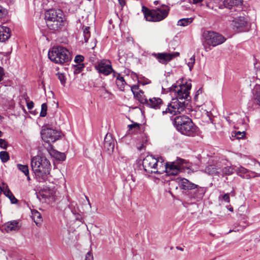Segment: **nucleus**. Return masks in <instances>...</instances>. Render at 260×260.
Returning a JSON list of instances; mask_svg holds the SVG:
<instances>
[{
	"label": "nucleus",
	"mask_w": 260,
	"mask_h": 260,
	"mask_svg": "<svg viewBox=\"0 0 260 260\" xmlns=\"http://www.w3.org/2000/svg\"><path fill=\"white\" fill-rule=\"evenodd\" d=\"M191 88V85L190 83H186L178 86L173 85L171 88V91L174 92L176 98L173 99L171 103L168 104L165 110L162 111V115L170 114L172 116L186 111L188 104V101Z\"/></svg>",
	"instance_id": "obj_1"
},
{
	"label": "nucleus",
	"mask_w": 260,
	"mask_h": 260,
	"mask_svg": "<svg viewBox=\"0 0 260 260\" xmlns=\"http://www.w3.org/2000/svg\"><path fill=\"white\" fill-rule=\"evenodd\" d=\"M31 170L39 182H44L48 177L51 164L45 156H36L31 159Z\"/></svg>",
	"instance_id": "obj_2"
},
{
	"label": "nucleus",
	"mask_w": 260,
	"mask_h": 260,
	"mask_svg": "<svg viewBox=\"0 0 260 260\" xmlns=\"http://www.w3.org/2000/svg\"><path fill=\"white\" fill-rule=\"evenodd\" d=\"M45 19L47 27L51 30L59 31L66 24L65 16L60 9H49L45 13Z\"/></svg>",
	"instance_id": "obj_3"
},
{
	"label": "nucleus",
	"mask_w": 260,
	"mask_h": 260,
	"mask_svg": "<svg viewBox=\"0 0 260 260\" xmlns=\"http://www.w3.org/2000/svg\"><path fill=\"white\" fill-rule=\"evenodd\" d=\"M173 123L177 130L182 135L193 137L198 133V127L187 116H176L174 118Z\"/></svg>",
	"instance_id": "obj_4"
},
{
	"label": "nucleus",
	"mask_w": 260,
	"mask_h": 260,
	"mask_svg": "<svg viewBox=\"0 0 260 260\" xmlns=\"http://www.w3.org/2000/svg\"><path fill=\"white\" fill-rule=\"evenodd\" d=\"M170 10V7L166 5H162L161 7L152 10L145 6L142 8L146 20L151 22H159L164 20L168 16Z\"/></svg>",
	"instance_id": "obj_5"
},
{
	"label": "nucleus",
	"mask_w": 260,
	"mask_h": 260,
	"mask_svg": "<svg viewBox=\"0 0 260 260\" xmlns=\"http://www.w3.org/2000/svg\"><path fill=\"white\" fill-rule=\"evenodd\" d=\"M48 55L49 59L56 63L62 64L70 60V52L62 46L53 47Z\"/></svg>",
	"instance_id": "obj_6"
},
{
	"label": "nucleus",
	"mask_w": 260,
	"mask_h": 260,
	"mask_svg": "<svg viewBox=\"0 0 260 260\" xmlns=\"http://www.w3.org/2000/svg\"><path fill=\"white\" fill-rule=\"evenodd\" d=\"M143 167L145 172L148 173L161 174V171L158 167L162 165V162L159 161L152 155H147L143 160Z\"/></svg>",
	"instance_id": "obj_7"
},
{
	"label": "nucleus",
	"mask_w": 260,
	"mask_h": 260,
	"mask_svg": "<svg viewBox=\"0 0 260 260\" xmlns=\"http://www.w3.org/2000/svg\"><path fill=\"white\" fill-rule=\"evenodd\" d=\"M179 183L180 187L183 189L193 190L196 189V192L192 197L197 200H201L203 197L205 189L203 187H199L198 185L190 182L185 178H177Z\"/></svg>",
	"instance_id": "obj_8"
},
{
	"label": "nucleus",
	"mask_w": 260,
	"mask_h": 260,
	"mask_svg": "<svg viewBox=\"0 0 260 260\" xmlns=\"http://www.w3.org/2000/svg\"><path fill=\"white\" fill-rule=\"evenodd\" d=\"M203 38L205 42L208 45L213 47L220 45L224 43L226 39L217 32L214 31H206L203 33Z\"/></svg>",
	"instance_id": "obj_9"
},
{
	"label": "nucleus",
	"mask_w": 260,
	"mask_h": 260,
	"mask_svg": "<svg viewBox=\"0 0 260 260\" xmlns=\"http://www.w3.org/2000/svg\"><path fill=\"white\" fill-rule=\"evenodd\" d=\"M185 161L181 158H178L175 161L167 162L165 165V171L168 176H175L182 171L185 166Z\"/></svg>",
	"instance_id": "obj_10"
},
{
	"label": "nucleus",
	"mask_w": 260,
	"mask_h": 260,
	"mask_svg": "<svg viewBox=\"0 0 260 260\" xmlns=\"http://www.w3.org/2000/svg\"><path fill=\"white\" fill-rule=\"evenodd\" d=\"M42 140L46 143L54 142L60 137L59 131L50 128H44L41 132Z\"/></svg>",
	"instance_id": "obj_11"
},
{
	"label": "nucleus",
	"mask_w": 260,
	"mask_h": 260,
	"mask_svg": "<svg viewBox=\"0 0 260 260\" xmlns=\"http://www.w3.org/2000/svg\"><path fill=\"white\" fill-rule=\"evenodd\" d=\"M94 68L99 73L105 76H108L113 71L111 62L108 59H103L98 61Z\"/></svg>",
	"instance_id": "obj_12"
},
{
	"label": "nucleus",
	"mask_w": 260,
	"mask_h": 260,
	"mask_svg": "<svg viewBox=\"0 0 260 260\" xmlns=\"http://www.w3.org/2000/svg\"><path fill=\"white\" fill-rule=\"evenodd\" d=\"M233 28L238 32L246 31L248 30L247 21L244 17H238L233 20Z\"/></svg>",
	"instance_id": "obj_13"
},
{
	"label": "nucleus",
	"mask_w": 260,
	"mask_h": 260,
	"mask_svg": "<svg viewBox=\"0 0 260 260\" xmlns=\"http://www.w3.org/2000/svg\"><path fill=\"white\" fill-rule=\"evenodd\" d=\"M179 52L169 53H153L152 55L155 56L158 61L162 64H167L171 61L174 57L179 55Z\"/></svg>",
	"instance_id": "obj_14"
},
{
	"label": "nucleus",
	"mask_w": 260,
	"mask_h": 260,
	"mask_svg": "<svg viewBox=\"0 0 260 260\" xmlns=\"http://www.w3.org/2000/svg\"><path fill=\"white\" fill-rule=\"evenodd\" d=\"M146 106L155 110L161 109L164 106L162 100L159 98H152L148 99Z\"/></svg>",
	"instance_id": "obj_15"
},
{
	"label": "nucleus",
	"mask_w": 260,
	"mask_h": 260,
	"mask_svg": "<svg viewBox=\"0 0 260 260\" xmlns=\"http://www.w3.org/2000/svg\"><path fill=\"white\" fill-rule=\"evenodd\" d=\"M104 147L107 151H112L114 147V140L110 134H107L104 139Z\"/></svg>",
	"instance_id": "obj_16"
},
{
	"label": "nucleus",
	"mask_w": 260,
	"mask_h": 260,
	"mask_svg": "<svg viewBox=\"0 0 260 260\" xmlns=\"http://www.w3.org/2000/svg\"><path fill=\"white\" fill-rule=\"evenodd\" d=\"M11 36L10 29L5 26H0V42H5L7 41Z\"/></svg>",
	"instance_id": "obj_17"
},
{
	"label": "nucleus",
	"mask_w": 260,
	"mask_h": 260,
	"mask_svg": "<svg viewBox=\"0 0 260 260\" xmlns=\"http://www.w3.org/2000/svg\"><path fill=\"white\" fill-rule=\"evenodd\" d=\"M47 150L49 154L53 157L60 161L64 160L66 159V155L64 153H61L54 149L52 145H49Z\"/></svg>",
	"instance_id": "obj_18"
},
{
	"label": "nucleus",
	"mask_w": 260,
	"mask_h": 260,
	"mask_svg": "<svg viewBox=\"0 0 260 260\" xmlns=\"http://www.w3.org/2000/svg\"><path fill=\"white\" fill-rule=\"evenodd\" d=\"M236 171L237 175L243 178L249 179L251 178V176L248 173L251 172L252 173V171H250L243 167L240 166L238 168Z\"/></svg>",
	"instance_id": "obj_19"
},
{
	"label": "nucleus",
	"mask_w": 260,
	"mask_h": 260,
	"mask_svg": "<svg viewBox=\"0 0 260 260\" xmlns=\"http://www.w3.org/2000/svg\"><path fill=\"white\" fill-rule=\"evenodd\" d=\"M19 229L20 226L18 222L16 220L8 222L5 225V230L8 233L18 231Z\"/></svg>",
	"instance_id": "obj_20"
},
{
	"label": "nucleus",
	"mask_w": 260,
	"mask_h": 260,
	"mask_svg": "<svg viewBox=\"0 0 260 260\" xmlns=\"http://www.w3.org/2000/svg\"><path fill=\"white\" fill-rule=\"evenodd\" d=\"M3 193L10 199L12 204H16L17 203V200L9 189L8 186L5 184H3Z\"/></svg>",
	"instance_id": "obj_21"
},
{
	"label": "nucleus",
	"mask_w": 260,
	"mask_h": 260,
	"mask_svg": "<svg viewBox=\"0 0 260 260\" xmlns=\"http://www.w3.org/2000/svg\"><path fill=\"white\" fill-rule=\"evenodd\" d=\"M218 170L219 169L214 165H209L205 168V172L209 175L219 176L220 171Z\"/></svg>",
	"instance_id": "obj_22"
},
{
	"label": "nucleus",
	"mask_w": 260,
	"mask_h": 260,
	"mask_svg": "<svg viewBox=\"0 0 260 260\" xmlns=\"http://www.w3.org/2000/svg\"><path fill=\"white\" fill-rule=\"evenodd\" d=\"M234 168L232 166H226L223 167L220 172L219 176L221 175L222 177L224 176H229L233 174L234 172Z\"/></svg>",
	"instance_id": "obj_23"
},
{
	"label": "nucleus",
	"mask_w": 260,
	"mask_h": 260,
	"mask_svg": "<svg viewBox=\"0 0 260 260\" xmlns=\"http://www.w3.org/2000/svg\"><path fill=\"white\" fill-rule=\"evenodd\" d=\"M41 194L44 198H53L55 193V191L52 189H44L41 192Z\"/></svg>",
	"instance_id": "obj_24"
},
{
	"label": "nucleus",
	"mask_w": 260,
	"mask_h": 260,
	"mask_svg": "<svg viewBox=\"0 0 260 260\" xmlns=\"http://www.w3.org/2000/svg\"><path fill=\"white\" fill-rule=\"evenodd\" d=\"M141 104L146 105V103H147L148 99L145 97V95L144 94V92L140 90L136 94V95L134 96Z\"/></svg>",
	"instance_id": "obj_25"
},
{
	"label": "nucleus",
	"mask_w": 260,
	"mask_h": 260,
	"mask_svg": "<svg viewBox=\"0 0 260 260\" xmlns=\"http://www.w3.org/2000/svg\"><path fill=\"white\" fill-rule=\"evenodd\" d=\"M223 4L225 7L230 8L232 6L240 5L241 0H224Z\"/></svg>",
	"instance_id": "obj_26"
},
{
	"label": "nucleus",
	"mask_w": 260,
	"mask_h": 260,
	"mask_svg": "<svg viewBox=\"0 0 260 260\" xmlns=\"http://www.w3.org/2000/svg\"><path fill=\"white\" fill-rule=\"evenodd\" d=\"M193 20V18H186L180 19L177 22V25L181 26H186L192 23Z\"/></svg>",
	"instance_id": "obj_27"
},
{
	"label": "nucleus",
	"mask_w": 260,
	"mask_h": 260,
	"mask_svg": "<svg viewBox=\"0 0 260 260\" xmlns=\"http://www.w3.org/2000/svg\"><path fill=\"white\" fill-rule=\"evenodd\" d=\"M116 84L117 87L121 91H124V87L126 84V82L125 81L124 78L123 77H120L119 78L116 80Z\"/></svg>",
	"instance_id": "obj_28"
},
{
	"label": "nucleus",
	"mask_w": 260,
	"mask_h": 260,
	"mask_svg": "<svg viewBox=\"0 0 260 260\" xmlns=\"http://www.w3.org/2000/svg\"><path fill=\"white\" fill-rule=\"evenodd\" d=\"M17 167L19 170L23 173L24 175L27 177V179H29V170L27 165H23L21 164H17Z\"/></svg>",
	"instance_id": "obj_29"
},
{
	"label": "nucleus",
	"mask_w": 260,
	"mask_h": 260,
	"mask_svg": "<svg viewBox=\"0 0 260 260\" xmlns=\"http://www.w3.org/2000/svg\"><path fill=\"white\" fill-rule=\"evenodd\" d=\"M221 1L222 0H208L206 3L207 6L210 9H213L214 7L219 4Z\"/></svg>",
	"instance_id": "obj_30"
},
{
	"label": "nucleus",
	"mask_w": 260,
	"mask_h": 260,
	"mask_svg": "<svg viewBox=\"0 0 260 260\" xmlns=\"http://www.w3.org/2000/svg\"><path fill=\"white\" fill-rule=\"evenodd\" d=\"M33 217L36 225H39L42 221L41 214L39 212L36 211L33 213Z\"/></svg>",
	"instance_id": "obj_31"
},
{
	"label": "nucleus",
	"mask_w": 260,
	"mask_h": 260,
	"mask_svg": "<svg viewBox=\"0 0 260 260\" xmlns=\"http://www.w3.org/2000/svg\"><path fill=\"white\" fill-rule=\"evenodd\" d=\"M0 158L2 162H7L10 158L8 153L7 151H1L0 152Z\"/></svg>",
	"instance_id": "obj_32"
},
{
	"label": "nucleus",
	"mask_w": 260,
	"mask_h": 260,
	"mask_svg": "<svg viewBox=\"0 0 260 260\" xmlns=\"http://www.w3.org/2000/svg\"><path fill=\"white\" fill-rule=\"evenodd\" d=\"M83 35L84 38V41L87 42L90 37V33L89 31V27H86L83 30Z\"/></svg>",
	"instance_id": "obj_33"
},
{
	"label": "nucleus",
	"mask_w": 260,
	"mask_h": 260,
	"mask_svg": "<svg viewBox=\"0 0 260 260\" xmlns=\"http://www.w3.org/2000/svg\"><path fill=\"white\" fill-rule=\"evenodd\" d=\"M255 100L260 106V86H257L255 88Z\"/></svg>",
	"instance_id": "obj_34"
},
{
	"label": "nucleus",
	"mask_w": 260,
	"mask_h": 260,
	"mask_svg": "<svg viewBox=\"0 0 260 260\" xmlns=\"http://www.w3.org/2000/svg\"><path fill=\"white\" fill-rule=\"evenodd\" d=\"M47 106L46 103H43L41 106V111L40 114L41 117H45L47 114Z\"/></svg>",
	"instance_id": "obj_35"
},
{
	"label": "nucleus",
	"mask_w": 260,
	"mask_h": 260,
	"mask_svg": "<svg viewBox=\"0 0 260 260\" xmlns=\"http://www.w3.org/2000/svg\"><path fill=\"white\" fill-rule=\"evenodd\" d=\"M84 68V66L83 63H78L75 66V72L79 73L83 70Z\"/></svg>",
	"instance_id": "obj_36"
},
{
	"label": "nucleus",
	"mask_w": 260,
	"mask_h": 260,
	"mask_svg": "<svg viewBox=\"0 0 260 260\" xmlns=\"http://www.w3.org/2000/svg\"><path fill=\"white\" fill-rule=\"evenodd\" d=\"M195 62L194 56H192L190 58L189 61L187 63V65L189 68V70L191 71L193 67V64Z\"/></svg>",
	"instance_id": "obj_37"
},
{
	"label": "nucleus",
	"mask_w": 260,
	"mask_h": 260,
	"mask_svg": "<svg viewBox=\"0 0 260 260\" xmlns=\"http://www.w3.org/2000/svg\"><path fill=\"white\" fill-rule=\"evenodd\" d=\"M57 76L58 77V78L60 80L61 84L64 85L66 83V78L64 75L61 73H58L57 74Z\"/></svg>",
	"instance_id": "obj_38"
},
{
	"label": "nucleus",
	"mask_w": 260,
	"mask_h": 260,
	"mask_svg": "<svg viewBox=\"0 0 260 260\" xmlns=\"http://www.w3.org/2000/svg\"><path fill=\"white\" fill-rule=\"evenodd\" d=\"M84 60V57L81 55H77L75 56L74 61L77 64L81 63Z\"/></svg>",
	"instance_id": "obj_39"
},
{
	"label": "nucleus",
	"mask_w": 260,
	"mask_h": 260,
	"mask_svg": "<svg viewBox=\"0 0 260 260\" xmlns=\"http://www.w3.org/2000/svg\"><path fill=\"white\" fill-rule=\"evenodd\" d=\"M7 14V11L6 9L0 6V19L4 17Z\"/></svg>",
	"instance_id": "obj_40"
},
{
	"label": "nucleus",
	"mask_w": 260,
	"mask_h": 260,
	"mask_svg": "<svg viewBox=\"0 0 260 260\" xmlns=\"http://www.w3.org/2000/svg\"><path fill=\"white\" fill-rule=\"evenodd\" d=\"M235 137H236L237 139H242L245 137V133L243 132H237L235 133Z\"/></svg>",
	"instance_id": "obj_41"
},
{
	"label": "nucleus",
	"mask_w": 260,
	"mask_h": 260,
	"mask_svg": "<svg viewBox=\"0 0 260 260\" xmlns=\"http://www.w3.org/2000/svg\"><path fill=\"white\" fill-rule=\"evenodd\" d=\"M139 90V85H134L131 86V90L134 94V95H136L138 92Z\"/></svg>",
	"instance_id": "obj_42"
},
{
	"label": "nucleus",
	"mask_w": 260,
	"mask_h": 260,
	"mask_svg": "<svg viewBox=\"0 0 260 260\" xmlns=\"http://www.w3.org/2000/svg\"><path fill=\"white\" fill-rule=\"evenodd\" d=\"M129 130L134 129H136L137 130L139 129V124L137 123H135L132 124H129L128 125Z\"/></svg>",
	"instance_id": "obj_43"
},
{
	"label": "nucleus",
	"mask_w": 260,
	"mask_h": 260,
	"mask_svg": "<svg viewBox=\"0 0 260 260\" xmlns=\"http://www.w3.org/2000/svg\"><path fill=\"white\" fill-rule=\"evenodd\" d=\"M7 146V143L5 140L0 139V147L2 148L6 149Z\"/></svg>",
	"instance_id": "obj_44"
},
{
	"label": "nucleus",
	"mask_w": 260,
	"mask_h": 260,
	"mask_svg": "<svg viewBox=\"0 0 260 260\" xmlns=\"http://www.w3.org/2000/svg\"><path fill=\"white\" fill-rule=\"evenodd\" d=\"M222 199L225 202L229 203L230 202V195L229 193H225L222 196Z\"/></svg>",
	"instance_id": "obj_45"
},
{
	"label": "nucleus",
	"mask_w": 260,
	"mask_h": 260,
	"mask_svg": "<svg viewBox=\"0 0 260 260\" xmlns=\"http://www.w3.org/2000/svg\"><path fill=\"white\" fill-rule=\"evenodd\" d=\"M85 260H93V255L90 251L88 252L86 254Z\"/></svg>",
	"instance_id": "obj_46"
},
{
	"label": "nucleus",
	"mask_w": 260,
	"mask_h": 260,
	"mask_svg": "<svg viewBox=\"0 0 260 260\" xmlns=\"http://www.w3.org/2000/svg\"><path fill=\"white\" fill-rule=\"evenodd\" d=\"M72 213L73 214H75L76 220H79V221L81 220L82 217H81V215L80 214H79L78 213H76V211L75 210H72Z\"/></svg>",
	"instance_id": "obj_47"
},
{
	"label": "nucleus",
	"mask_w": 260,
	"mask_h": 260,
	"mask_svg": "<svg viewBox=\"0 0 260 260\" xmlns=\"http://www.w3.org/2000/svg\"><path fill=\"white\" fill-rule=\"evenodd\" d=\"M111 73L113 74V77L116 78V80L117 79L119 78V77H121V75L119 73H117L113 69V71L111 72Z\"/></svg>",
	"instance_id": "obj_48"
},
{
	"label": "nucleus",
	"mask_w": 260,
	"mask_h": 260,
	"mask_svg": "<svg viewBox=\"0 0 260 260\" xmlns=\"http://www.w3.org/2000/svg\"><path fill=\"white\" fill-rule=\"evenodd\" d=\"M27 107L28 109H31L34 107V103L31 101L28 102L27 103Z\"/></svg>",
	"instance_id": "obj_49"
},
{
	"label": "nucleus",
	"mask_w": 260,
	"mask_h": 260,
	"mask_svg": "<svg viewBox=\"0 0 260 260\" xmlns=\"http://www.w3.org/2000/svg\"><path fill=\"white\" fill-rule=\"evenodd\" d=\"M4 75V70L2 67H0V81L2 80Z\"/></svg>",
	"instance_id": "obj_50"
},
{
	"label": "nucleus",
	"mask_w": 260,
	"mask_h": 260,
	"mask_svg": "<svg viewBox=\"0 0 260 260\" xmlns=\"http://www.w3.org/2000/svg\"><path fill=\"white\" fill-rule=\"evenodd\" d=\"M120 5L123 7L125 5V0H118Z\"/></svg>",
	"instance_id": "obj_51"
},
{
	"label": "nucleus",
	"mask_w": 260,
	"mask_h": 260,
	"mask_svg": "<svg viewBox=\"0 0 260 260\" xmlns=\"http://www.w3.org/2000/svg\"><path fill=\"white\" fill-rule=\"evenodd\" d=\"M258 165H259V166L260 167V162H258ZM252 173V174H254V176H253V177H258L260 176V173H255L254 172H251Z\"/></svg>",
	"instance_id": "obj_52"
},
{
	"label": "nucleus",
	"mask_w": 260,
	"mask_h": 260,
	"mask_svg": "<svg viewBox=\"0 0 260 260\" xmlns=\"http://www.w3.org/2000/svg\"><path fill=\"white\" fill-rule=\"evenodd\" d=\"M144 145L143 144L141 145V146H137L138 149L140 151L142 150L144 148Z\"/></svg>",
	"instance_id": "obj_53"
},
{
	"label": "nucleus",
	"mask_w": 260,
	"mask_h": 260,
	"mask_svg": "<svg viewBox=\"0 0 260 260\" xmlns=\"http://www.w3.org/2000/svg\"><path fill=\"white\" fill-rule=\"evenodd\" d=\"M85 198H86V200H87V201L88 204L89 205V206L90 208H91V204H90V201H89V199H88V197H86V196H85Z\"/></svg>",
	"instance_id": "obj_54"
},
{
	"label": "nucleus",
	"mask_w": 260,
	"mask_h": 260,
	"mask_svg": "<svg viewBox=\"0 0 260 260\" xmlns=\"http://www.w3.org/2000/svg\"><path fill=\"white\" fill-rule=\"evenodd\" d=\"M193 4H197L201 2L203 0H192Z\"/></svg>",
	"instance_id": "obj_55"
},
{
	"label": "nucleus",
	"mask_w": 260,
	"mask_h": 260,
	"mask_svg": "<svg viewBox=\"0 0 260 260\" xmlns=\"http://www.w3.org/2000/svg\"><path fill=\"white\" fill-rule=\"evenodd\" d=\"M176 248L178 249V250H179L180 251H183V248L181 247H176Z\"/></svg>",
	"instance_id": "obj_56"
},
{
	"label": "nucleus",
	"mask_w": 260,
	"mask_h": 260,
	"mask_svg": "<svg viewBox=\"0 0 260 260\" xmlns=\"http://www.w3.org/2000/svg\"><path fill=\"white\" fill-rule=\"evenodd\" d=\"M2 191L3 192V186L2 187L0 186V194Z\"/></svg>",
	"instance_id": "obj_57"
},
{
	"label": "nucleus",
	"mask_w": 260,
	"mask_h": 260,
	"mask_svg": "<svg viewBox=\"0 0 260 260\" xmlns=\"http://www.w3.org/2000/svg\"><path fill=\"white\" fill-rule=\"evenodd\" d=\"M158 3H159V2L157 1H155L154 2V4L155 5H157Z\"/></svg>",
	"instance_id": "obj_58"
},
{
	"label": "nucleus",
	"mask_w": 260,
	"mask_h": 260,
	"mask_svg": "<svg viewBox=\"0 0 260 260\" xmlns=\"http://www.w3.org/2000/svg\"><path fill=\"white\" fill-rule=\"evenodd\" d=\"M131 177L132 180L134 182H135V178H134L132 176H131Z\"/></svg>",
	"instance_id": "obj_59"
},
{
	"label": "nucleus",
	"mask_w": 260,
	"mask_h": 260,
	"mask_svg": "<svg viewBox=\"0 0 260 260\" xmlns=\"http://www.w3.org/2000/svg\"><path fill=\"white\" fill-rule=\"evenodd\" d=\"M2 136V132L0 131V137Z\"/></svg>",
	"instance_id": "obj_60"
},
{
	"label": "nucleus",
	"mask_w": 260,
	"mask_h": 260,
	"mask_svg": "<svg viewBox=\"0 0 260 260\" xmlns=\"http://www.w3.org/2000/svg\"><path fill=\"white\" fill-rule=\"evenodd\" d=\"M230 211H233V208H231V209H230Z\"/></svg>",
	"instance_id": "obj_61"
}]
</instances>
